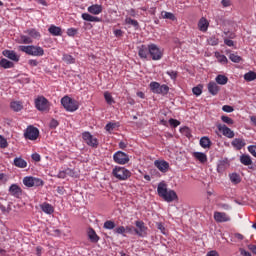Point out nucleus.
Listing matches in <instances>:
<instances>
[{
    "label": "nucleus",
    "mask_w": 256,
    "mask_h": 256,
    "mask_svg": "<svg viewBox=\"0 0 256 256\" xmlns=\"http://www.w3.org/2000/svg\"><path fill=\"white\" fill-rule=\"evenodd\" d=\"M157 193L159 197L166 201V203H173V201H177L178 196L177 192L172 189L167 188V184L164 182H160L157 187Z\"/></svg>",
    "instance_id": "nucleus-1"
},
{
    "label": "nucleus",
    "mask_w": 256,
    "mask_h": 256,
    "mask_svg": "<svg viewBox=\"0 0 256 256\" xmlns=\"http://www.w3.org/2000/svg\"><path fill=\"white\" fill-rule=\"evenodd\" d=\"M19 51L26 53V55H31L32 57H43L45 55V50L41 46H19Z\"/></svg>",
    "instance_id": "nucleus-2"
},
{
    "label": "nucleus",
    "mask_w": 256,
    "mask_h": 256,
    "mask_svg": "<svg viewBox=\"0 0 256 256\" xmlns=\"http://www.w3.org/2000/svg\"><path fill=\"white\" fill-rule=\"evenodd\" d=\"M61 105L70 113H74V111H77V109H79V103L76 100L70 98L69 96H64L61 99Z\"/></svg>",
    "instance_id": "nucleus-3"
},
{
    "label": "nucleus",
    "mask_w": 256,
    "mask_h": 256,
    "mask_svg": "<svg viewBox=\"0 0 256 256\" xmlns=\"http://www.w3.org/2000/svg\"><path fill=\"white\" fill-rule=\"evenodd\" d=\"M149 86L152 93L156 95H167L169 93V86L166 84L161 85L159 82H151Z\"/></svg>",
    "instance_id": "nucleus-4"
},
{
    "label": "nucleus",
    "mask_w": 256,
    "mask_h": 256,
    "mask_svg": "<svg viewBox=\"0 0 256 256\" xmlns=\"http://www.w3.org/2000/svg\"><path fill=\"white\" fill-rule=\"evenodd\" d=\"M112 173L114 177H116V179H119L120 181H126V179H129V177H131V172L125 167H116L113 169Z\"/></svg>",
    "instance_id": "nucleus-5"
},
{
    "label": "nucleus",
    "mask_w": 256,
    "mask_h": 256,
    "mask_svg": "<svg viewBox=\"0 0 256 256\" xmlns=\"http://www.w3.org/2000/svg\"><path fill=\"white\" fill-rule=\"evenodd\" d=\"M149 55L153 61H161L163 59V51L156 44H149Z\"/></svg>",
    "instance_id": "nucleus-6"
},
{
    "label": "nucleus",
    "mask_w": 256,
    "mask_h": 256,
    "mask_svg": "<svg viewBox=\"0 0 256 256\" xmlns=\"http://www.w3.org/2000/svg\"><path fill=\"white\" fill-rule=\"evenodd\" d=\"M23 184L25 187H42L43 180L41 178H35L33 176H26L23 178Z\"/></svg>",
    "instance_id": "nucleus-7"
},
{
    "label": "nucleus",
    "mask_w": 256,
    "mask_h": 256,
    "mask_svg": "<svg viewBox=\"0 0 256 256\" xmlns=\"http://www.w3.org/2000/svg\"><path fill=\"white\" fill-rule=\"evenodd\" d=\"M35 107L38 109V111H49V100L43 96H40L35 99Z\"/></svg>",
    "instance_id": "nucleus-8"
},
{
    "label": "nucleus",
    "mask_w": 256,
    "mask_h": 256,
    "mask_svg": "<svg viewBox=\"0 0 256 256\" xmlns=\"http://www.w3.org/2000/svg\"><path fill=\"white\" fill-rule=\"evenodd\" d=\"M113 159L118 165H127V163H129V155L122 151L116 152L113 155Z\"/></svg>",
    "instance_id": "nucleus-9"
},
{
    "label": "nucleus",
    "mask_w": 256,
    "mask_h": 256,
    "mask_svg": "<svg viewBox=\"0 0 256 256\" xmlns=\"http://www.w3.org/2000/svg\"><path fill=\"white\" fill-rule=\"evenodd\" d=\"M135 225V235H137L138 237H147V226H145V222L137 220L135 222Z\"/></svg>",
    "instance_id": "nucleus-10"
},
{
    "label": "nucleus",
    "mask_w": 256,
    "mask_h": 256,
    "mask_svg": "<svg viewBox=\"0 0 256 256\" xmlns=\"http://www.w3.org/2000/svg\"><path fill=\"white\" fill-rule=\"evenodd\" d=\"M82 138L85 141V143L89 145V147L96 148L99 145V141L97 140V138L93 137L89 132H83Z\"/></svg>",
    "instance_id": "nucleus-11"
},
{
    "label": "nucleus",
    "mask_w": 256,
    "mask_h": 256,
    "mask_svg": "<svg viewBox=\"0 0 256 256\" xmlns=\"http://www.w3.org/2000/svg\"><path fill=\"white\" fill-rule=\"evenodd\" d=\"M24 137L30 141H35L39 137V129L33 126L28 127L24 133Z\"/></svg>",
    "instance_id": "nucleus-12"
},
{
    "label": "nucleus",
    "mask_w": 256,
    "mask_h": 256,
    "mask_svg": "<svg viewBox=\"0 0 256 256\" xmlns=\"http://www.w3.org/2000/svg\"><path fill=\"white\" fill-rule=\"evenodd\" d=\"M214 220L216 223H227L231 221V217L225 212H214Z\"/></svg>",
    "instance_id": "nucleus-13"
},
{
    "label": "nucleus",
    "mask_w": 256,
    "mask_h": 256,
    "mask_svg": "<svg viewBox=\"0 0 256 256\" xmlns=\"http://www.w3.org/2000/svg\"><path fill=\"white\" fill-rule=\"evenodd\" d=\"M217 128L220 132H222V135H224V137H227L228 139H233V137H235V132H233L231 128L227 127V125L219 124Z\"/></svg>",
    "instance_id": "nucleus-14"
},
{
    "label": "nucleus",
    "mask_w": 256,
    "mask_h": 256,
    "mask_svg": "<svg viewBox=\"0 0 256 256\" xmlns=\"http://www.w3.org/2000/svg\"><path fill=\"white\" fill-rule=\"evenodd\" d=\"M8 191L10 195H12V197H16L17 199H19L21 195H23V189H21V187L17 184H12L9 187Z\"/></svg>",
    "instance_id": "nucleus-15"
},
{
    "label": "nucleus",
    "mask_w": 256,
    "mask_h": 256,
    "mask_svg": "<svg viewBox=\"0 0 256 256\" xmlns=\"http://www.w3.org/2000/svg\"><path fill=\"white\" fill-rule=\"evenodd\" d=\"M154 165L159 169V171H161V173H167L169 171V163L165 160H156Z\"/></svg>",
    "instance_id": "nucleus-16"
},
{
    "label": "nucleus",
    "mask_w": 256,
    "mask_h": 256,
    "mask_svg": "<svg viewBox=\"0 0 256 256\" xmlns=\"http://www.w3.org/2000/svg\"><path fill=\"white\" fill-rule=\"evenodd\" d=\"M138 55L140 59H147L149 56V44L147 45H141L138 47Z\"/></svg>",
    "instance_id": "nucleus-17"
},
{
    "label": "nucleus",
    "mask_w": 256,
    "mask_h": 256,
    "mask_svg": "<svg viewBox=\"0 0 256 256\" xmlns=\"http://www.w3.org/2000/svg\"><path fill=\"white\" fill-rule=\"evenodd\" d=\"M2 54L4 57H7V59H10L11 61H19V55H17V53H15L13 50H4Z\"/></svg>",
    "instance_id": "nucleus-18"
},
{
    "label": "nucleus",
    "mask_w": 256,
    "mask_h": 256,
    "mask_svg": "<svg viewBox=\"0 0 256 256\" xmlns=\"http://www.w3.org/2000/svg\"><path fill=\"white\" fill-rule=\"evenodd\" d=\"M232 147H234V149H237V151H241L242 147H245V145H247L245 143V140L241 139V138H235L232 142H231Z\"/></svg>",
    "instance_id": "nucleus-19"
},
{
    "label": "nucleus",
    "mask_w": 256,
    "mask_h": 256,
    "mask_svg": "<svg viewBox=\"0 0 256 256\" xmlns=\"http://www.w3.org/2000/svg\"><path fill=\"white\" fill-rule=\"evenodd\" d=\"M103 12V6L99 4H94L88 7V13H91L92 15H99Z\"/></svg>",
    "instance_id": "nucleus-20"
},
{
    "label": "nucleus",
    "mask_w": 256,
    "mask_h": 256,
    "mask_svg": "<svg viewBox=\"0 0 256 256\" xmlns=\"http://www.w3.org/2000/svg\"><path fill=\"white\" fill-rule=\"evenodd\" d=\"M208 91L210 94L215 96L219 93V91H221V87H219V85H217L215 82H209Z\"/></svg>",
    "instance_id": "nucleus-21"
},
{
    "label": "nucleus",
    "mask_w": 256,
    "mask_h": 256,
    "mask_svg": "<svg viewBox=\"0 0 256 256\" xmlns=\"http://www.w3.org/2000/svg\"><path fill=\"white\" fill-rule=\"evenodd\" d=\"M198 28L200 31L205 33L209 29V21L205 17H202L198 22Z\"/></svg>",
    "instance_id": "nucleus-22"
},
{
    "label": "nucleus",
    "mask_w": 256,
    "mask_h": 256,
    "mask_svg": "<svg viewBox=\"0 0 256 256\" xmlns=\"http://www.w3.org/2000/svg\"><path fill=\"white\" fill-rule=\"evenodd\" d=\"M48 31L49 34L53 35L54 37H60V35H62L61 27L59 26L51 25Z\"/></svg>",
    "instance_id": "nucleus-23"
},
{
    "label": "nucleus",
    "mask_w": 256,
    "mask_h": 256,
    "mask_svg": "<svg viewBox=\"0 0 256 256\" xmlns=\"http://www.w3.org/2000/svg\"><path fill=\"white\" fill-rule=\"evenodd\" d=\"M88 239L91 241V243L99 242V236L97 235V232H95V230H93V228H90L88 230Z\"/></svg>",
    "instance_id": "nucleus-24"
},
{
    "label": "nucleus",
    "mask_w": 256,
    "mask_h": 256,
    "mask_svg": "<svg viewBox=\"0 0 256 256\" xmlns=\"http://www.w3.org/2000/svg\"><path fill=\"white\" fill-rule=\"evenodd\" d=\"M14 165L15 167H18L19 169H25L27 167V161L21 157H16L14 159Z\"/></svg>",
    "instance_id": "nucleus-25"
},
{
    "label": "nucleus",
    "mask_w": 256,
    "mask_h": 256,
    "mask_svg": "<svg viewBox=\"0 0 256 256\" xmlns=\"http://www.w3.org/2000/svg\"><path fill=\"white\" fill-rule=\"evenodd\" d=\"M41 210L46 213L47 215H52L55 212L53 206L49 203H43L41 206Z\"/></svg>",
    "instance_id": "nucleus-26"
},
{
    "label": "nucleus",
    "mask_w": 256,
    "mask_h": 256,
    "mask_svg": "<svg viewBox=\"0 0 256 256\" xmlns=\"http://www.w3.org/2000/svg\"><path fill=\"white\" fill-rule=\"evenodd\" d=\"M193 157L200 163H207V154L203 152H194Z\"/></svg>",
    "instance_id": "nucleus-27"
},
{
    "label": "nucleus",
    "mask_w": 256,
    "mask_h": 256,
    "mask_svg": "<svg viewBox=\"0 0 256 256\" xmlns=\"http://www.w3.org/2000/svg\"><path fill=\"white\" fill-rule=\"evenodd\" d=\"M82 19L84 21H90L91 23H99V21H100L99 17L92 16L89 13H83L82 14Z\"/></svg>",
    "instance_id": "nucleus-28"
},
{
    "label": "nucleus",
    "mask_w": 256,
    "mask_h": 256,
    "mask_svg": "<svg viewBox=\"0 0 256 256\" xmlns=\"http://www.w3.org/2000/svg\"><path fill=\"white\" fill-rule=\"evenodd\" d=\"M240 163H242V165H253V160H251V156L247 155V154H243L240 156Z\"/></svg>",
    "instance_id": "nucleus-29"
},
{
    "label": "nucleus",
    "mask_w": 256,
    "mask_h": 256,
    "mask_svg": "<svg viewBox=\"0 0 256 256\" xmlns=\"http://www.w3.org/2000/svg\"><path fill=\"white\" fill-rule=\"evenodd\" d=\"M227 167H229V162L227 160H220L217 165L218 173H223Z\"/></svg>",
    "instance_id": "nucleus-30"
},
{
    "label": "nucleus",
    "mask_w": 256,
    "mask_h": 256,
    "mask_svg": "<svg viewBox=\"0 0 256 256\" xmlns=\"http://www.w3.org/2000/svg\"><path fill=\"white\" fill-rule=\"evenodd\" d=\"M200 146L203 149H209V147H211V140L209 139V137L204 136L200 139Z\"/></svg>",
    "instance_id": "nucleus-31"
},
{
    "label": "nucleus",
    "mask_w": 256,
    "mask_h": 256,
    "mask_svg": "<svg viewBox=\"0 0 256 256\" xmlns=\"http://www.w3.org/2000/svg\"><path fill=\"white\" fill-rule=\"evenodd\" d=\"M215 81L216 83H218V85H227L229 78H227V76L225 75L219 74L218 76H216Z\"/></svg>",
    "instance_id": "nucleus-32"
},
{
    "label": "nucleus",
    "mask_w": 256,
    "mask_h": 256,
    "mask_svg": "<svg viewBox=\"0 0 256 256\" xmlns=\"http://www.w3.org/2000/svg\"><path fill=\"white\" fill-rule=\"evenodd\" d=\"M0 66H2L3 69H11V68L14 67V64H13V62H11V61H9V60H7L5 58H2L0 60Z\"/></svg>",
    "instance_id": "nucleus-33"
},
{
    "label": "nucleus",
    "mask_w": 256,
    "mask_h": 256,
    "mask_svg": "<svg viewBox=\"0 0 256 256\" xmlns=\"http://www.w3.org/2000/svg\"><path fill=\"white\" fill-rule=\"evenodd\" d=\"M62 61L67 65H73V63H75V58L69 54H63Z\"/></svg>",
    "instance_id": "nucleus-34"
},
{
    "label": "nucleus",
    "mask_w": 256,
    "mask_h": 256,
    "mask_svg": "<svg viewBox=\"0 0 256 256\" xmlns=\"http://www.w3.org/2000/svg\"><path fill=\"white\" fill-rule=\"evenodd\" d=\"M10 107L13 111L19 112L23 109V104L19 101L11 102Z\"/></svg>",
    "instance_id": "nucleus-35"
},
{
    "label": "nucleus",
    "mask_w": 256,
    "mask_h": 256,
    "mask_svg": "<svg viewBox=\"0 0 256 256\" xmlns=\"http://www.w3.org/2000/svg\"><path fill=\"white\" fill-rule=\"evenodd\" d=\"M25 33H27V35H30V37H32L33 39H39V37H41V34L33 28L26 30Z\"/></svg>",
    "instance_id": "nucleus-36"
},
{
    "label": "nucleus",
    "mask_w": 256,
    "mask_h": 256,
    "mask_svg": "<svg viewBox=\"0 0 256 256\" xmlns=\"http://www.w3.org/2000/svg\"><path fill=\"white\" fill-rule=\"evenodd\" d=\"M230 61H232V63H241V61L243 60V58H241V56L235 54V53H230L228 55Z\"/></svg>",
    "instance_id": "nucleus-37"
},
{
    "label": "nucleus",
    "mask_w": 256,
    "mask_h": 256,
    "mask_svg": "<svg viewBox=\"0 0 256 256\" xmlns=\"http://www.w3.org/2000/svg\"><path fill=\"white\" fill-rule=\"evenodd\" d=\"M161 16L163 19H170V21H175V14L167 11H162Z\"/></svg>",
    "instance_id": "nucleus-38"
},
{
    "label": "nucleus",
    "mask_w": 256,
    "mask_h": 256,
    "mask_svg": "<svg viewBox=\"0 0 256 256\" xmlns=\"http://www.w3.org/2000/svg\"><path fill=\"white\" fill-rule=\"evenodd\" d=\"M245 81H255L256 79V73L253 71H249L248 73L244 74Z\"/></svg>",
    "instance_id": "nucleus-39"
},
{
    "label": "nucleus",
    "mask_w": 256,
    "mask_h": 256,
    "mask_svg": "<svg viewBox=\"0 0 256 256\" xmlns=\"http://www.w3.org/2000/svg\"><path fill=\"white\" fill-rule=\"evenodd\" d=\"M125 23L126 25H132V27H135V29H139V22L137 20L127 17L125 19Z\"/></svg>",
    "instance_id": "nucleus-40"
},
{
    "label": "nucleus",
    "mask_w": 256,
    "mask_h": 256,
    "mask_svg": "<svg viewBox=\"0 0 256 256\" xmlns=\"http://www.w3.org/2000/svg\"><path fill=\"white\" fill-rule=\"evenodd\" d=\"M216 59H218V62L219 63H222L223 65L227 64L228 63V59H227V56L223 55V54H219V53H216Z\"/></svg>",
    "instance_id": "nucleus-41"
},
{
    "label": "nucleus",
    "mask_w": 256,
    "mask_h": 256,
    "mask_svg": "<svg viewBox=\"0 0 256 256\" xmlns=\"http://www.w3.org/2000/svg\"><path fill=\"white\" fill-rule=\"evenodd\" d=\"M104 98L108 105H113V103H115L113 96H111V93H109V92L104 93Z\"/></svg>",
    "instance_id": "nucleus-42"
},
{
    "label": "nucleus",
    "mask_w": 256,
    "mask_h": 256,
    "mask_svg": "<svg viewBox=\"0 0 256 256\" xmlns=\"http://www.w3.org/2000/svg\"><path fill=\"white\" fill-rule=\"evenodd\" d=\"M230 181L237 185V183H241V178L239 177V174L232 173V174H230Z\"/></svg>",
    "instance_id": "nucleus-43"
},
{
    "label": "nucleus",
    "mask_w": 256,
    "mask_h": 256,
    "mask_svg": "<svg viewBox=\"0 0 256 256\" xmlns=\"http://www.w3.org/2000/svg\"><path fill=\"white\" fill-rule=\"evenodd\" d=\"M67 175H71V169L67 168L66 170H62L58 173V178L59 179H65Z\"/></svg>",
    "instance_id": "nucleus-44"
},
{
    "label": "nucleus",
    "mask_w": 256,
    "mask_h": 256,
    "mask_svg": "<svg viewBox=\"0 0 256 256\" xmlns=\"http://www.w3.org/2000/svg\"><path fill=\"white\" fill-rule=\"evenodd\" d=\"M192 93L194 95H196V97H199V95H201V93H203V86L202 85H198V86L194 87L192 89Z\"/></svg>",
    "instance_id": "nucleus-45"
},
{
    "label": "nucleus",
    "mask_w": 256,
    "mask_h": 256,
    "mask_svg": "<svg viewBox=\"0 0 256 256\" xmlns=\"http://www.w3.org/2000/svg\"><path fill=\"white\" fill-rule=\"evenodd\" d=\"M20 40L22 43H24V45H29V44L33 43V39H31V37L25 36V35H21Z\"/></svg>",
    "instance_id": "nucleus-46"
},
{
    "label": "nucleus",
    "mask_w": 256,
    "mask_h": 256,
    "mask_svg": "<svg viewBox=\"0 0 256 256\" xmlns=\"http://www.w3.org/2000/svg\"><path fill=\"white\" fill-rule=\"evenodd\" d=\"M9 147V143L7 142V139L0 135V149H7Z\"/></svg>",
    "instance_id": "nucleus-47"
},
{
    "label": "nucleus",
    "mask_w": 256,
    "mask_h": 256,
    "mask_svg": "<svg viewBox=\"0 0 256 256\" xmlns=\"http://www.w3.org/2000/svg\"><path fill=\"white\" fill-rule=\"evenodd\" d=\"M104 229H108V230H112L115 229V222L111 221V220H107L104 223Z\"/></svg>",
    "instance_id": "nucleus-48"
},
{
    "label": "nucleus",
    "mask_w": 256,
    "mask_h": 256,
    "mask_svg": "<svg viewBox=\"0 0 256 256\" xmlns=\"http://www.w3.org/2000/svg\"><path fill=\"white\" fill-rule=\"evenodd\" d=\"M166 74H168L170 76V79H172L173 81H175V79H177L178 73L175 70H169L166 72Z\"/></svg>",
    "instance_id": "nucleus-49"
},
{
    "label": "nucleus",
    "mask_w": 256,
    "mask_h": 256,
    "mask_svg": "<svg viewBox=\"0 0 256 256\" xmlns=\"http://www.w3.org/2000/svg\"><path fill=\"white\" fill-rule=\"evenodd\" d=\"M168 123L171 125V127H179L181 125V122L177 119H169Z\"/></svg>",
    "instance_id": "nucleus-50"
},
{
    "label": "nucleus",
    "mask_w": 256,
    "mask_h": 256,
    "mask_svg": "<svg viewBox=\"0 0 256 256\" xmlns=\"http://www.w3.org/2000/svg\"><path fill=\"white\" fill-rule=\"evenodd\" d=\"M221 120L223 123H226V125H233V119L229 118L228 116H221Z\"/></svg>",
    "instance_id": "nucleus-51"
},
{
    "label": "nucleus",
    "mask_w": 256,
    "mask_h": 256,
    "mask_svg": "<svg viewBox=\"0 0 256 256\" xmlns=\"http://www.w3.org/2000/svg\"><path fill=\"white\" fill-rule=\"evenodd\" d=\"M75 35H77V29L75 28H69L67 30V36L68 37H75Z\"/></svg>",
    "instance_id": "nucleus-52"
},
{
    "label": "nucleus",
    "mask_w": 256,
    "mask_h": 256,
    "mask_svg": "<svg viewBox=\"0 0 256 256\" xmlns=\"http://www.w3.org/2000/svg\"><path fill=\"white\" fill-rule=\"evenodd\" d=\"M50 129H57L59 127V121L52 119L49 124Z\"/></svg>",
    "instance_id": "nucleus-53"
},
{
    "label": "nucleus",
    "mask_w": 256,
    "mask_h": 256,
    "mask_svg": "<svg viewBox=\"0 0 256 256\" xmlns=\"http://www.w3.org/2000/svg\"><path fill=\"white\" fill-rule=\"evenodd\" d=\"M114 232L117 233V235H123V233L126 232V229L124 226H120L118 228H115Z\"/></svg>",
    "instance_id": "nucleus-54"
},
{
    "label": "nucleus",
    "mask_w": 256,
    "mask_h": 256,
    "mask_svg": "<svg viewBox=\"0 0 256 256\" xmlns=\"http://www.w3.org/2000/svg\"><path fill=\"white\" fill-rule=\"evenodd\" d=\"M222 111H224L225 113H233L234 109L233 106L224 105L222 107Z\"/></svg>",
    "instance_id": "nucleus-55"
},
{
    "label": "nucleus",
    "mask_w": 256,
    "mask_h": 256,
    "mask_svg": "<svg viewBox=\"0 0 256 256\" xmlns=\"http://www.w3.org/2000/svg\"><path fill=\"white\" fill-rule=\"evenodd\" d=\"M248 151L253 155V157H256V145H250L248 146Z\"/></svg>",
    "instance_id": "nucleus-56"
},
{
    "label": "nucleus",
    "mask_w": 256,
    "mask_h": 256,
    "mask_svg": "<svg viewBox=\"0 0 256 256\" xmlns=\"http://www.w3.org/2000/svg\"><path fill=\"white\" fill-rule=\"evenodd\" d=\"M156 226H157V229H159L160 233H162L163 235H166L165 226H163L161 222L156 223Z\"/></svg>",
    "instance_id": "nucleus-57"
},
{
    "label": "nucleus",
    "mask_w": 256,
    "mask_h": 256,
    "mask_svg": "<svg viewBox=\"0 0 256 256\" xmlns=\"http://www.w3.org/2000/svg\"><path fill=\"white\" fill-rule=\"evenodd\" d=\"M115 123H108L106 126H105V129L106 131H108V133H111V131H113V129H115Z\"/></svg>",
    "instance_id": "nucleus-58"
},
{
    "label": "nucleus",
    "mask_w": 256,
    "mask_h": 256,
    "mask_svg": "<svg viewBox=\"0 0 256 256\" xmlns=\"http://www.w3.org/2000/svg\"><path fill=\"white\" fill-rule=\"evenodd\" d=\"M125 229H126V233H130V235H135V231H136L135 227L127 226Z\"/></svg>",
    "instance_id": "nucleus-59"
},
{
    "label": "nucleus",
    "mask_w": 256,
    "mask_h": 256,
    "mask_svg": "<svg viewBox=\"0 0 256 256\" xmlns=\"http://www.w3.org/2000/svg\"><path fill=\"white\" fill-rule=\"evenodd\" d=\"M28 65H30V67H37V65H39V62L36 59H30L28 60Z\"/></svg>",
    "instance_id": "nucleus-60"
},
{
    "label": "nucleus",
    "mask_w": 256,
    "mask_h": 256,
    "mask_svg": "<svg viewBox=\"0 0 256 256\" xmlns=\"http://www.w3.org/2000/svg\"><path fill=\"white\" fill-rule=\"evenodd\" d=\"M181 133H186V136L189 137V135H191V130L189 129V127H183L180 129Z\"/></svg>",
    "instance_id": "nucleus-61"
},
{
    "label": "nucleus",
    "mask_w": 256,
    "mask_h": 256,
    "mask_svg": "<svg viewBox=\"0 0 256 256\" xmlns=\"http://www.w3.org/2000/svg\"><path fill=\"white\" fill-rule=\"evenodd\" d=\"M31 158L33 159V161L39 162L41 161V155L34 153L31 155Z\"/></svg>",
    "instance_id": "nucleus-62"
},
{
    "label": "nucleus",
    "mask_w": 256,
    "mask_h": 256,
    "mask_svg": "<svg viewBox=\"0 0 256 256\" xmlns=\"http://www.w3.org/2000/svg\"><path fill=\"white\" fill-rule=\"evenodd\" d=\"M114 35H115V37H122L123 36V30H121V29L114 30Z\"/></svg>",
    "instance_id": "nucleus-63"
},
{
    "label": "nucleus",
    "mask_w": 256,
    "mask_h": 256,
    "mask_svg": "<svg viewBox=\"0 0 256 256\" xmlns=\"http://www.w3.org/2000/svg\"><path fill=\"white\" fill-rule=\"evenodd\" d=\"M206 256H219V252L215 250H211L207 253Z\"/></svg>",
    "instance_id": "nucleus-64"
}]
</instances>
